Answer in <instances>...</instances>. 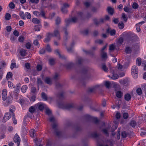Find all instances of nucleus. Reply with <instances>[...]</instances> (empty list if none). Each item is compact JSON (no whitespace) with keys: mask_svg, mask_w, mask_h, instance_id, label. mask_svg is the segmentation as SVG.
<instances>
[{"mask_svg":"<svg viewBox=\"0 0 146 146\" xmlns=\"http://www.w3.org/2000/svg\"><path fill=\"white\" fill-rule=\"evenodd\" d=\"M84 18L83 13L81 12H79L78 14V17L75 16L72 17L71 18L66 19L65 21L66 25V26H68L72 23L76 22L78 19H82Z\"/></svg>","mask_w":146,"mask_h":146,"instance_id":"nucleus-1","label":"nucleus"},{"mask_svg":"<svg viewBox=\"0 0 146 146\" xmlns=\"http://www.w3.org/2000/svg\"><path fill=\"white\" fill-rule=\"evenodd\" d=\"M138 72V67L135 65L133 66L131 69V74L134 78H136L137 77Z\"/></svg>","mask_w":146,"mask_h":146,"instance_id":"nucleus-2","label":"nucleus"},{"mask_svg":"<svg viewBox=\"0 0 146 146\" xmlns=\"http://www.w3.org/2000/svg\"><path fill=\"white\" fill-rule=\"evenodd\" d=\"M33 14L35 15L38 17H42L45 19H46V17L45 16V13L44 11L42 10L40 12L37 11H34L33 12Z\"/></svg>","mask_w":146,"mask_h":146,"instance_id":"nucleus-3","label":"nucleus"},{"mask_svg":"<svg viewBox=\"0 0 146 146\" xmlns=\"http://www.w3.org/2000/svg\"><path fill=\"white\" fill-rule=\"evenodd\" d=\"M52 37L55 36L56 37L58 40H60V32L58 30V28L55 29L53 33H50Z\"/></svg>","mask_w":146,"mask_h":146,"instance_id":"nucleus-4","label":"nucleus"},{"mask_svg":"<svg viewBox=\"0 0 146 146\" xmlns=\"http://www.w3.org/2000/svg\"><path fill=\"white\" fill-rule=\"evenodd\" d=\"M52 127L57 136L59 137L61 135L62 133L58 130L57 128V125L56 123H54L53 124Z\"/></svg>","mask_w":146,"mask_h":146,"instance_id":"nucleus-5","label":"nucleus"},{"mask_svg":"<svg viewBox=\"0 0 146 146\" xmlns=\"http://www.w3.org/2000/svg\"><path fill=\"white\" fill-rule=\"evenodd\" d=\"M13 140L14 142L17 143V146H19L20 143V139L17 133L15 134L14 136Z\"/></svg>","mask_w":146,"mask_h":146,"instance_id":"nucleus-6","label":"nucleus"},{"mask_svg":"<svg viewBox=\"0 0 146 146\" xmlns=\"http://www.w3.org/2000/svg\"><path fill=\"white\" fill-rule=\"evenodd\" d=\"M10 113H5L3 119V122H5L9 120L11 117Z\"/></svg>","mask_w":146,"mask_h":146,"instance_id":"nucleus-7","label":"nucleus"},{"mask_svg":"<svg viewBox=\"0 0 146 146\" xmlns=\"http://www.w3.org/2000/svg\"><path fill=\"white\" fill-rule=\"evenodd\" d=\"M94 22L95 24L98 25L100 24L101 23H103L104 22L105 19L103 18H101L100 19L98 20L96 19H94Z\"/></svg>","mask_w":146,"mask_h":146,"instance_id":"nucleus-8","label":"nucleus"},{"mask_svg":"<svg viewBox=\"0 0 146 146\" xmlns=\"http://www.w3.org/2000/svg\"><path fill=\"white\" fill-rule=\"evenodd\" d=\"M59 107L61 108H64L66 109H69L70 108H73L74 105L72 104H69L64 105L63 104L62 105V106H59Z\"/></svg>","mask_w":146,"mask_h":146,"instance_id":"nucleus-9","label":"nucleus"},{"mask_svg":"<svg viewBox=\"0 0 146 146\" xmlns=\"http://www.w3.org/2000/svg\"><path fill=\"white\" fill-rule=\"evenodd\" d=\"M46 38L44 40V42H48L50 40L51 37H52L51 36L50 32L48 33L46 35Z\"/></svg>","mask_w":146,"mask_h":146,"instance_id":"nucleus-10","label":"nucleus"},{"mask_svg":"<svg viewBox=\"0 0 146 146\" xmlns=\"http://www.w3.org/2000/svg\"><path fill=\"white\" fill-rule=\"evenodd\" d=\"M3 100V104L4 106H7L9 104L10 102V100L9 98H7Z\"/></svg>","mask_w":146,"mask_h":146,"instance_id":"nucleus-11","label":"nucleus"},{"mask_svg":"<svg viewBox=\"0 0 146 146\" xmlns=\"http://www.w3.org/2000/svg\"><path fill=\"white\" fill-rule=\"evenodd\" d=\"M15 60L13 59L11 61V64L10 68L11 70H13L14 68L16 67V64L15 62Z\"/></svg>","mask_w":146,"mask_h":146,"instance_id":"nucleus-12","label":"nucleus"},{"mask_svg":"<svg viewBox=\"0 0 146 146\" xmlns=\"http://www.w3.org/2000/svg\"><path fill=\"white\" fill-rule=\"evenodd\" d=\"M109 77L113 80H115L118 78V75L117 74H115L113 72L112 74L109 76Z\"/></svg>","mask_w":146,"mask_h":146,"instance_id":"nucleus-13","label":"nucleus"},{"mask_svg":"<svg viewBox=\"0 0 146 146\" xmlns=\"http://www.w3.org/2000/svg\"><path fill=\"white\" fill-rule=\"evenodd\" d=\"M106 32L107 33H110L111 36L114 35L116 33V31L114 29H113L110 31L109 29H107Z\"/></svg>","mask_w":146,"mask_h":146,"instance_id":"nucleus-14","label":"nucleus"},{"mask_svg":"<svg viewBox=\"0 0 146 146\" xmlns=\"http://www.w3.org/2000/svg\"><path fill=\"white\" fill-rule=\"evenodd\" d=\"M36 105L40 110H43L45 107V105L43 104L38 103Z\"/></svg>","mask_w":146,"mask_h":146,"instance_id":"nucleus-15","label":"nucleus"},{"mask_svg":"<svg viewBox=\"0 0 146 146\" xmlns=\"http://www.w3.org/2000/svg\"><path fill=\"white\" fill-rule=\"evenodd\" d=\"M101 57L102 59L106 60L108 58L107 53L105 52H102Z\"/></svg>","mask_w":146,"mask_h":146,"instance_id":"nucleus-16","label":"nucleus"},{"mask_svg":"<svg viewBox=\"0 0 146 146\" xmlns=\"http://www.w3.org/2000/svg\"><path fill=\"white\" fill-rule=\"evenodd\" d=\"M21 86V84H20V83H19L17 84L16 88L15 90V92H19Z\"/></svg>","mask_w":146,"mask_h":146,"instance_id":"nucleus-17","label":"nucleus"},{"mask_svg":"<svg viewBox=\"0 0 146 146\" xmlns=\"http://www.w3.org/2000/svg\"><path fill=\"white\" fill-rule=\"evenodd\" d=\"M27 86L26 85L23 86L21 88V92L23 93H25L27 89Z\"/></svg>","mask_w":146,"mask_h":146,"instance_id":"nucleus-18","label":"nucleus"},{"mask_svg":"<svg viewBox=\"0 0 146 146\" xmlns=\"http://www.w3.org/2000/svg\"><path fill=\"white\" fill-rule=\"evenodd\" d=\"M131 48L129 46L126 47L125 49V52L127 54H130L131 52Z\"/></svg>","mask_w":146,"mask_h":146,"instance_id":"nucleus-19","label":"nucleus"},{"mask_svg":"<svg viewBox=\"0 0 146 146\" xmlns=\"http://www.w3.org/2000/svg\"><path fill=\"white\" fill-rule=\"evenodd\" d=\"M116 95L117 98H120L123 96V93L121 91H118L116 92Z\"/></svg>","mask_w":146,"mask_h":146,"instance_id":"nucleus-20","label":"nucleus"},{"mask_svg":"<svg viewBox=\"0 0 146 146\" xmlns=\"http://www.w3.org/2000/svg\"><path fill=\"white\" fill-rule=\"evenodd\" d=\"M21 55L22 56H24L27 54L26 50L24 49L21 50L20 52Z\"/></svg>","mask_w":146,"mask_h":146,"instance_id":"nucleus-21","label":"nucleus"},{"mask_svg":"<svg viewBox=\"0 0 146 146\" xmlns=\"http://www.w3.org/2000/svg\"><path fill=\"white\" fill-rule=\"evenodd\" d=\"M8 84L9 87L10 88H14L15 87V86L14 84L12 82L9 81L8 82Z\"/></svg>","mask_w":146,"mask_h":146,"instance_id":"nucleus-22","label":"nucleus"},{"mask_svg":"<svg viewBox=\"0 0 146 146\" xmlns=\"http://www.w3.org/2000/svg\"><path fill=\"white\" fill-rule=\"evenodd\" d=\"M19 15L20 17L23 19H25V13H24L23 11H21L20 12Z\"/></svg>","mask_w":146,"mask_h":146,"instance_id":"nucleus-23","label":"nucleus"},{"mask_svg":"<svg viewBox=\"0 0 146 146\" xmlns=\"http://www.w3.org/2000/svg\"><path fill=\"white\" fill-rule=\"evenodd\" d=\"M109 13L111 15H112L113 13V9L112 8L109 7L107 9Z\"/></svg>","mask_w":146,"mask_h":146,"instance_id":"nucleus-24","label":"nucleus"},{"mask_svg":"<svg viewBox=\"0 0 146 146\" xmlns=\"http://www.w3.org/2000/svg\"><path fill=\"white\" fill-rule=\"evenodd\" d=\"M131 98V96L129 94H126L125 96V99L127 101H129Z\"/></svg>","mask_w":146,"mask_h":146,"instance_id":"nucleus-25","label":"nucleus"},{"mask_svg":"<svg viewBox=\"0 0 146 146\" xmlns=\"http://www.w3.org/2000/svg\"><path fill=\"white\" fill-rule=\"evenodd\" d=\"M15 107L13 106H11L9 109V111L11 113H10L11 115H12V114H14L13 113V112L15 111Z\"/></svg>","mask_w":146,"mask_h":146,"instance_id":"nucleus-26","label":"nucleus"},{"mask_svg":"<svg viewBox=\"0 0 146 146\" xmlns=\"http://www.w3.org/2000/svg\"><path fill=\"white\" fill-rule=\"evenodd\" d=\"M33 22L35 24H38L40 23V20L36 18H33L32 20Z\"/></svg>","mask_w":146,"mask_h":146,"instance_id":"nucleus-27","label":"nucleus"},{"mask_svg":"<svg viewBox=\"0 0 146 146\" xmlns=\"http://www.w3.org/2000/svg\"><path fill=\"white\" fill-rule=\"evenodd\" d=\"M141 59L140 58H137L136 60V64L137 65L139 66L141 64Z\"/></svg>","mask_w":146,"mask_h":146,"instance_id":"nucleus-28","label":"nucleus"},{"mask_svg":"<svg viewBox=\"0 0 146 146\" xmlns=\"http://www.w3.org/2000/svg\"><path fill=\"white\" fill-rule=\"evenodd\" d=\"M115 48V44H113L110 45L109 50L112 51L114 50Z\"/></svg>","mask_w":146,"mask_h":146,"instance_id":"nucleus-29","label":"nucleus"},{"mask_svg":"<svg viewBox=\"0 0 146 146\" xmlns=\"http://www.w3.org/2000/svg\"><path fill=\"white\" fill-rule=\"evenodd\" d=\"M119 28L120 29H122L124 27V25L123 23L122 22H120L118 24Z\"/></svg>","mask_w":146,"mask_h":146,"instance_id":"nucleus-30","label":"nucleus"},{"mask_svg":"<svg viewBox=\"0 0 146 146\" xmlns=\"http://www.w3.org/2000/svg\"><path fill=\"white\" fill-rule=\"evenodd\" d=\"M55 53L56 54H57L59 56L60 58H65V57L64 56H62L60 54V53L59 50L58 49L56 50L55 51Z\"/></svg>","mask_w":146,"mask_h":146,"instance_id":"nucleus-31","label":"nucleus"},{"mask_svg":"<svg viewBox=\"0 0 146 146\" xmlns=\"http://www.w3.org/2000/svg\"><path fill=\"white\" fill-rule=\"evenodd\" d=\"M98 87V86H96L93 87H92L89 89V91L90 92H95L96 90V88Z\"/></svg>","mask_w":146,"mask_h":146,"instance_id":"nucleus-32","label":"nucleus"},{"mask_svg":"<svg viewBox=\"0 0 146 146\" xmlns=\"http://www.w3.org/2000/svg\"><path fill=\"white\" fill-rule=\"evenodd\" d=\"M44 81L46 83L48 84H50L51 82L50 78L48 77H46V78L44 80Z\"/></svg>","mask_w":146,"mask_h":146,"instance_id":"nucleus-33","label":"nucleus"},{"mask_svg":"<svg viewBox=\"0 0 146 146\" xmlns=\"http://www.w3.org/2000/svg\"><path fill=\"white\" fill-rule=\"evenodd\" d=\"M102 69L105 72H107L108 71V69L105 64H103L102 66Z\"/></svg>","mask_w":146,"mask_h":146,"instance_id":"nucleus-34","label":"nucleus"},{"mask_svg":"<svg viewBox=\"0 0 146 146\" xmlns=\"http://www.w3.org/2000/svg\"><path fill=\"white\" fill-rule=\"evenodd\" d=\"M122 18L124 21L126 22L127 20V16L125 15L124 13H122Z\"/></svg>","mask_w":146,"mask_h":146,"instance_id":"nucleus-35","label":"nucleus"},{"mask_svg":"<svg viewBox=\"0 0 146 146\" xmlns=\"http://www.w3.org/2000/svg\"><path fill=\"white\" fill-rule=\"evenodd\" d=\"M124 11L127 13H130L131 12V9L127 6H125L123 8Z\"/></svg>","mask_w":146,"mask_h":146,"instance_id":"nucleus-36","label":"nucleus"},{"mask_svg":"<svg viewBox=\"0 0 146 146\" xmlns=\"http://www.w3.org/2000/svg\"><path fill=\"white\" fill-rule=\"evenodd\" d=\"M136 35L133 33L129 32L127 34V36L129 37L132 38L135 37Z\"/></svg>","mask_w":146,"mask_h":146,"instance_id":"nucleus-37","label":"nucleus"},{"mask_svg":"<svg viewBox=\"0 0 146 146\" xmlns=\"http://www.w3.org/2000/svg\"><path fill=\"white\" fill-rule=\"evenodd\" d=\"M74 43L73 42L71 44V47L70 48H67V50L69 52H72L73 51L72 47L74 45Z\"/></svg>","mask_w":146,"mask_h":146,"instance_id":"nucleus-38","label":"nucleus"},{"mask_svg":"<svg viewBox=\"0 0 146 146\" xmlns=\"http://www.w3.org/2000/svg\"><path fill=\"white\" fill-rule=\"evenodd\" d=\"M89 32V30L87 29H86L81 31V33L84 35H87Z\"/></svg>","mask_w":146,"mask_h":146,"instance_id":"nucleus-39","label":"nucleus"},{"mask_svg":"<svg viewBox=\"0 0 146 146\" xmlns=\"http://www.w3.org/2000/svg\"><path fill=\"white\" fill-rule=\"evenodd\" d=\"M137 123L136 121L134 120L131 121L130 123V125L132 127H135Z\"/></svg>","mask_w":146,"mask_h":146,"instance_id":"nucleus-40","label":"nucleus"},{"mask_svg":"<svg viewBox=\"0 0 146 146\" xmlns=\"http://www.w3.org/2000/svg\"><path fill=\"white\" fill-rule=\"evenodd\" d=\"M35 129L31 130L30 132V135L31 136L32 138H33L35 136Z\"/></svg>","mask_w":146,"mask_h":146,"instance_id":"nucleus-41","label":"nucleus"},{"mask_svg":"<svg viewBox=\"0 0 146 146\" xmlns=\"http://www.w3.org/2000/svg\"><path fill=\"white\" fill-rule=\"evenodd\" d=\"M26 102H27V104L29 103V102L27 101L26 100H24L23 99H21L20 100V103L21 105H23Z\"/></svg>","mask_w":146,"mask_h":146,"instance_id":"nucleus-42","label":"nucleus"},{"mask_svg":"<svg viewBox=\"0 0 146 146\" xmlns=\"http://www.w3.org/2000/svg\"><path fill=\"white\" fill-rule=\"evenodd\" d=\"M11 17V15L8 13L6 14L5 16V19L7 20H9L10 19Z\"/></svg>","mask_w":146,"mask_h":146,"instance_id":"nucleus-43","label":"nucleus"},{"mask_svg":"<svg viewBox=\"0 0 146 146\" xmlns=\"http://www.w3.org/2000/svg\"><path fill=\"white\" fill-rule=\"evenodd\" d=\"M136 92L139 95H141L142 93L141 89L140 88H138L136 90Z\"/></svg>","mask_w":146,"mask_h":146,"instance_id":"nucleus-44","label":"nucleus"},{"mask_svg":"<svg viewBox=\"0 0 146 146\" xmlns=\"http://www.w3.org/2000/svg\"><path fill=\"white\" fill-rule=\"evenodd\" d=\"M12 74L11 72H8L6 76V78L7 79H9L12 77Z\"/></svg>","mask_w":146,"mask_h":146,"instance_id":"nucleus-45","label":"nucleus"},{"mask_svg":"<svg viewBox=\"0 0 146 146\" xmlns=\"http://www.w3.org/2000/svg\"><path fill=\"white\" fill-rule=\"evenodd\" d=\"M41 97L44 100H47V97L45 94L43 92L41 94Z\"/></svg>","mask_w":146,"mask_h":146,"instance_id":"nucleus-46","label":"nucleus"},{"mask_svg":"<svg viewBox=\"0 0 146 146\" xmlns=\"http://www.w3.org/2000/svg\"><path fill=\"white\" fill-rule=\"evenodd\" d=\"M46 114L48 115H50L51 114V110L48 108H47L46 110Z\"/></svg>","mask_w":146,"mask_h":146,"instance_id":"nucleus-47","label":"nucleus"},{"mask_svg":"<svg viewBox=\"0 0 146 146\" xmlns=\"http://www.w3.org/2000/svg\"><path fill=\"white\" fill-rule=\"evenodd\" d=\"M35 110V108L33 106H31L29 108V111L32 113H33L34 112Z\"/></svg>","mask_w":146,"mask_h":146,"instance_id":"nucleus-48","label":"nucleus"},{"mask_svg":"<svg viewBox=\"0 0 146 146\" xmlns=\"http://www.w3.org/2000/svg\"><path fill=\"white\" fill-rule=\"evenodd\" d=\"M37 83L38 86L41 85L42 84V82L40 78H38L37 79Z\"/></svg>","mask_w":146,"mask_h":146,"instance_id":"nucleus-49","label":"nucleus"},{"mask_svg":"<svg viewBox=\"0 0 146 146\" xmlns=\"http://www.w3.org/2000/svg\"><path fill=\"white\" fill-rule=\"evenodd\" d=\"M72 66H73V64L72 63H69L66 65V67L67 69H70Z\"/></svg>","mask_w":146,"mask_h":146,"instance_id":"nucleus-50","label":"nucleus"},{"mask_svg":"<svg viewBox=\"0 0 146 146\" xmlns=\"http://www.w3.org/2000/svg\"><path fill=\"white\" fill-rule=\"evenodd\" d=\"M102 131L104 134H106L107 135V136H109L108 129H104L102 130Z\"/></svg>","mask_w":146,"mask_h":146,"instance_id":"nucleus-51","label":"nucleus"},{"mask_svg":"<svg viewBox=\"0 0 146 146\" xmlns=\"http://www.w3.org/2000/svg\"><path fill=\"white\" fill-rule=\"evenodd\" d=\"M110 83L109 81H106L105 82V85L107 88H109L110 86Z\"/></svg>","mask_w":146,"mask_h":146,"instance_id":"nucleus-52","label":"nucleus"},{"mask_svg":"<svg viewBox=\"0 0 146 146\" xmlns=\"http://www.w3.org/2000/svg\"><path fill=\"white\" fill-rule=\"evenodd\" d=\"M9 7L11 9H14L15 7L14 3L13 2H11L9 5Z\"/></svg>","mask_w":146,"mask_h":146,"instance_id":"nucleus-53","label":"nucleus"},{"mask_svg":"<svg viewBox=\"0 0 146 146\" xmlns=\"http://www.w3.org/2000/svg\"><path fill=\"white\" fill-rule=\"evenodd\" d=\"M16 39V38L13 35H11L10 37V40L12 42H13L15 41V40Z\"/></svg>","mask_w":146,"mask_h":146,"instance_id":"nucleus-54","label":"nucleus"},{"mask_svg":"<svg viewBox=\"0 0 146 146\" xmlns=\"http://www.w3.org/2000/svg\"><path fill=\"white\" fill-rule=\"evenodd\" d=\"M56 24V25L59 24L60 22V19L59 17H57L55 20Z\"/></svg>","mask_w":146,"mask_h":146,"instance_id":"nucleus-55","label":"nucleus"},{"mask_svg":"<svg viewBox=\"0 0 146 146\" xmlns=\"http://www.w3.org/2000/svg\"><path fill=\"white\" fill-rule=\"evenodd\" d=\"M12 119H13V122L15 124H16L17 123V121L16 120V119H15V117L14 114H12Z\"/></svg>","mask_w":146,"mask_h":146,"instance_id":"nucleus-56","label":"nucleus"},{"mask_svg":"<svg viewBox=\"0 0 146 146\" xmlns=\"http://www.w3.org/2000/svg\"><path fill=\"white\" fill-rule=\"evenodd\" d=\"M61 10L64 13H66L67 12V10L66 9V8H64L63 7H62L61 8Z\"/></svg>","mask_w":146,"mask_h":146,"instance_id":"nucleus-57","label":"nucleus"},{"mask_svg":"<svg viewBox=\"0 0 146 146\" xmlns=\"http://www.w3.org/2000/svg\"><path fill=\"white\" fill-rule=\"evenodd\" d=\"M26 17L28 19H30L31 18V14L28 12L25 13V17Z\"/></svg>","mask_w":146,"mask_h":146,"instance_id":"nucleus-58","label":"nucleus"},{"mask_svg":"<svg viewBox=\"0 0 146 146\" xmlns=\"http://www.w3.org/2000/svg\"><path fill=\"white\" fill-rule=\"evenodd\" d=\"M123 38L122 37L120 38L118 40V44L120 45L123 42Z\"/></svg>","mask_w":146,"mask_h":146,"instance_id":"nucleus-59","label":"nucleus"},{"mask_svg":"<svg viewBox=\"0 0 146 146\" xmlns=\"http://www.w3.org/2000/svg\"><path fill=\"white\" fill-rule=\"evenodd\" d=\"M83 61V60L81 58H80L78 59V60L77 62V63L78 64H81Z\"/></svg>","mask_w":146,"mask_h":146,"instance_id":"nucleus-60","label":"nucleus"},{"mask_svg":"<svg viewBox=\"0 0 146 146\" xmlns=\"http://www.w3.org/2000/svg\"><path fill=\"white\" fill-rule=\"evenodd\" d=\"M55 60L54 59H50L49 60V63L50 65H53L54 63Z\"/></svg>","mask_w":146,"mask_h":146,"instance_id":"nucleus-61","label":"nucleus"},{"mask_svg":"<svg viewBox=\"0 0 146 146\" xmlns=\"http://www.w3.org/2000/svg\"><path fill=\"white\" fill-rule=\"evenodd\" d=\"M138 5L137 3H134L132 5V7L134 9H137L138 8Z\"/></svg>","mask_w":146,"mask_h":146,"instance_id":"nucleus-62","label":"nucleus"},{"mask_svg":"<svg viewBox=\"0 0 146 146\" xmlns=\"http://www.w3.org/2000/svg\"><path fill=\"white\" fill-rule=\"evenodd\" d=\"M42 68V67L41 65L38 64L36 66V69L38 71H40L41 70Z\"/></svg>","mask_w":146,"mask_h":146,"instance_id":"nucleus-63","label":"nucleus"},{"mask_svg":"<svg viewBox=\"0 0 146 146\" xmlns=\"http://www.w3.org/2000/svg\"><path fill=\"white\" fill-rule=\"evenodd\" d=\"M123 117L124 119H126L128 117V114L127 113H124L123 114Z\"/></svg>","mask_w":146,"mask_h":146,"instance_id":"nucleus-64","label":"nucleus"}]
</instances>
